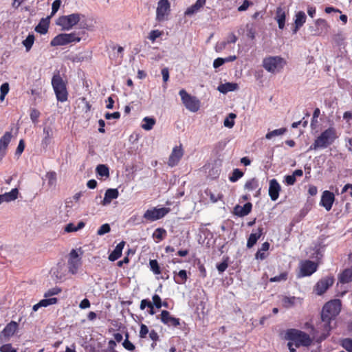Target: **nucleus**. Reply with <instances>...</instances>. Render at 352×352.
<instances>
[{
    "mask_svg": "<svg viewBox=\"0 0 352 352\" xmlns=\"http://www.w3.org/2000/svg\"><path fill=\"white\" fill-rule=\"evenodd\" d=\"M49 19L50 16L46 19H42L39 23L36 26L35 31L41 34H46L49 27Z\"/></svg>",
    "mask_w": 352,
    "mask_h": 352,
    "instance_id": "c756f323",
    "label": "nucleus"
},
{
    "mask_svg": "<svg viewBox=\"0 0 352 352\" xmlns=\"http://www.w3.org/2000/svg\"><path fill=\"white\" fill-rule=\"evenodd\" d=\"M238 89V85L234 82H226L224 84H221L218 86L217 90L222 93L226 94L229 91H233Z\"/></svg>",
    "mask_w": 352,
    "mask_h": 352,
    "instance_id": "c85d7f7f",
    "label": "nucleus"
},
{
    "mask_svg": "<svg viewBox=\"0 0 352 352\" xmlns=\"http://www.w3.org/2000/svg\"><path fill=\"white\" fill-rule=\"evenodd\" d=\"M45 178L47 180L48 186L54 189L56 185V174L55 172H49L45 175Z\"/></svg>",
    "mask_w": 352,
    "mask_h": 352,
    "instance_id": "f704fd0d",
    "label": "nucleus"
},
{
    "mask_svg": "<svg viewBox=\"0 0 352 352\" xmlns=\"http://www.w3.org/2000/svg\"><path fill=\"white\" fill-rule=\"evenodd\" d=\"M252 205L250 202L245 204L243 206L236 205L234 208V214L238 217H245L252 210Z\"/></svg>",
    "mask_w": 352,
    "mask_h": 352,
    "instance_id": "412c9836",
    "label": "nucleus"
},
{
    "mask_svg": "<svg viewBox=\"0 0 352 352\" xmlns=\"http://www.w3.org/2000/svg\"><path fill=\"white\" fill-rule=\"evenodd\" d=\"M61 292V289L58 287H54L48 289L44 294L46 298L40 300L38 303L34 305L32 307L34 311H36L41 307H47L49 305H54L57 302L58 299L56 298H50V296L57 295Z\"/></svg>",
    "mask_w": 352,
    "mask_h": 352,
    "instance_id": "423d86ee",
    "label": "nucleus"
},
{
    "mask_svg": "<svg viewBox=\"0 0 352 352\" xmlns=\"http://www.w3.org/2000/svg\"><path fill=\"white\" fill-rule=\"evenodd\" d=\"M280 191V186L276 179L270 181L269 195L272 201L278 199L279 192Z\"/></svg>",
    "mask_w": 352,
    "mask_h": 352,
    "instance_id": "aec40b11",
    "label": "nucleus"
},
{
    "mask_svg": "<svg viewBox=\"0 0 352 352\" xmlns=\"http://www.w3.org/2000/svg\"><path fill=\"white\" fill-rule=\"evenodd\" d=\"M306 21V15L305 13L302 11L298 12L296 15L295 20V28L294 30V32L296 33L298 30L302 26V25Z\"/></svg>",
    "mask_w": 352,
    "mask_h": 352,
    "instance_id": "7c9ffc66",
    "label": "nucleus"
},
{
    "mask_svg": "<svg viewBox=\"0 0 352 352\" xmlns=\"http://www.w3.org/2000/svg\"><path fill=\"white\" fill-rule=\"evenodd\" d=\"M40 113L36 109H32L30 113V118L32 122H35L37 121L38 118L39 117Z\"/></svg>",
    "mask_w": 352,
    "mask_h": 352,
    "instance_id": "69168bd1",
    "label": "nucleus"
},
{
    "mask_svg": "<svg viewBox=\"0 0 352 352\" xmlns=\"http://www.w3.org/2000/svg\"><path fill=\"white\" fill-rule=\"evenodd\" d=\"M84 32H74L69 34H60L56 36L50 42L52 46H59L67 45L70 43L80 42Z\"/></svg>",
    "mask_w": 352,
    "mask_h": 352,
    "instance_id": "f03ea898",
    "label": "nucleus"
},
{
    "mask_svg": "<svg viewBox=\"0 0 352 352\" xmlns=\"http://www.w3.org/2000/svg\"><path fill=\"white\" fill-rule=\"evenodd\" d=\"M80 265L81 261L77 251L76 250H72L69 253L68 260L69 272L72 274H75Z\"/></svg>",
    "mask_w": 352,
    "mask_h": 352,
    "instance_id": "f8f14e48",
    "label": "nucleus"
},
{
    "mask_svg": "<svg viewBox=\"0 0 352 352\" xmlns=\"http://www.w3.org/2000/svg\"><path fill=\"white\" fill-rule=\"evenodd\" d=\"M276 19L277 21L278 28L281 30L283 29L285 22V12L280 7H278L276 10Z\"/></svg>",
    "mask_w": 352,
    "mask_h": 352,
    "instance_id": "2f4dec72",
    "label": "nucleus"
},
{
    "mask_svg": "<svg viewBox=\"0 0 352 352\" xmlns=\"http://www.w3.org/2000/svg\"><path fill=\"white\" fill-rule=\"evenodd\" d=\"M143 122L144 123L142 124V127L146 131H149L152 129L155 124V120L150 117H145L143 119Z\"/></svg>",
    "mask_w": 352,
    "mask_h": 352,
    "instance_id": "e433bc0d",
    "label": "nucleus"
},
{
    "mask_svg": "<svg viewBox=\"0 0 352 352\" xmlns=\"http://www.w3.org/2000/svg\"><path fill=\"white\" fill-rule=\"evenodd\" d=\"M243 175V173L240 170L239 168H235L233 170L232 175L230 177V180L232 182H236L239 179L242 177Z\"/></svg>",
    "mask_w": 352,
    "mask_h": 352,
    "instance_id": "37998d69",
    "label": "nucleus"
},
{
    "mask_svg": "<svg viewBox=\"0 0 352 352\" xmlns=\"http://www.w3.org/2000/svg\"><path fill=\"white\" fill-rule=\"evenodd\" d=\"M318 265L309 260H306L300 263V271L298 277L307 276L314 274L317 270Z\"/></svg>",
    "mask_w": 352,
    "mask_h": 352,
    "instance_id": "ddd939ff",
    "label": "nucleus"
},
{
    "mask_svg": "<svg viewBox=\"0 0 352 352\" xmlns=\"http://www.w3.org/2000/svg\"><path fill=\"white\" fill-rule=\"evenodd\" d=\"M170 11V5L168 0H160L156 10V20L164 21Z\"/></svg>",
    "mask_w": 352,
    "mask_h": 352,
    "instance_id": "9d476101",
    "label": "nucleus"
},
{
    "mask_svg": "<svg viewBox=\"0 0 352 352\" xmlns=\"http://www.w3.org/2000/svg\"><path fill=\"white\" fill-rule=\"evenodd\" d=\"M55 128L52 124H45L43 129L41 146L42 149L47 151L48 146L52 142Z\"/></svg>",
    "mask_w": 352,
    "mask_h": 352,
    "instance_id": "1a4fd4ad",
    "label": "nucleus"
},
{
    "mask_svg": "<svg viewBox=\"0 0 352 352\" xmlns=\"http://www.w3.org/2000/svg\"><path fill=\"white\" fill-rule=\"evenodd\" d=\"M339 280L341 283L352 281V267L344 270L340 275Z\"/></svg>",
    "mask_w": 352,
    "mask_h": 352,
    "instance_id": "473e14b6",
    "label": "nucleus"
},
{
    "mask_svg": "<svg viewBox=\"0 0 352 352\" xmlns=\"http://www.w3.org/2000/svg\"><path fill=\"white\" fill-rule=\"evenodd\" d=\"M182 101L186 108L191 112H197L200 108V102L195 97L188 94L186 90L182 89L179 92Z\"/></svg>",
    "mask_w": 352,
    "mask_h": 352,
    "instance_id": "0eeeda50",
    "label": "nucleus"
},
{
    "mask_svg": "<svg viewBox=\"0 0 352 352\" xmlns=\"http://www.w3.org/2000/svg\"><path fill=\"white\" fill-rule=\"evenodd\" d=\"M287 273L283 272V273H281L278 276H276L274 277L271 278L270 280V282H280L282 280H285L287 279Z\"/></svg>",
    "mask_w": 352,
    "mask_h": 352,
    "instance_id": "603ef678",
    "label": "nucleus"
},
{
    "mask_svg": "<svg viewBox=\"0 0 352 352\" xmlns=\"http://www.w3.org/2000/svg\"><path fill=\"white\" fill-rule=\"evenodd\" d=\"M183 155L184 151L181 146L174 147L168 159V166L173 167L177 165Z\"/></svg>",
    "mask_w": 352,
    "mask_h": 352,
    "instance_id": "f3484780",
    "label": "nucleus"
},
{
    "mask_svg": "<svg viewBox=\"0 0 352 352\" xmlns=\"http://www.w3.org/2000/svg\"><path fill=\"white\" fill-rule=\"evenodd\" d=\"M247 36L252 40H254L256 37V30L253 24H247Z\"/></svg>",
    "mask_w": 352,
    "mask_h": 352,
    "instance_id": "de8ad7c7",
    "label": "nucleus"
},
{
    "mask_svg": "<svg viewBox=\"0 0 352 352\" xmlns=\"http://www.w3.org/2000/svg\"><path fill=\"white\" fill-rule=\"evenodd\" d=\"M161 321L169 327H177L179 325V319L175 318L170 315L169 311L163 310L161 313Z\"/></svg>",
    "mask_w": 352,
    "mask_h": 352,
    "instance_id": "6ab92c4d",
    "label": "nucleus"
},
{
    "mask_svg": "<svg viewBox=\"0 0 352 352\" xmlns=\"http://www.w3.org/2000/svg\"><path fill=\"white\" fill-rule=\"evenodd\" d=\"M206 3V0H197L195 4L186 9L184 12L186 16H192L197 13Z\"/></svg>",
    "mask_w": 352,
    "mask_h": 352,
    "instance_id": "5701e85b",
    "label": "nucleus"
},
{
    "mask_svg": "<svg viewBox=\"0 0 352 352\" xmlns=\"http://www.w3.org/2000/svg\"><path fill=\"white\" fill-rule=\"evenodd\" d=\"M258 187V181L256 178H252L247 181L244 185L245 190L252 191Z\"/></svg>",
    "mask_w": 352,
    "mask_h": 352,
    "instance_id": "c9c22d12",
    "label": "nucleus"
},
{
    "mask_svg": "<svg viewBox=\"0 0 352 352\" xmlns=\"http://www.w3.org/2000/svg\"><path fill=\"white\" fill-rule=\"evenodd\" d=\"M316 26L319 28V31H321V34L327 32L329 28L327 21L322 19H318L316 21Z\"/></svg>",
    "mask_w": 352,
    "mask_h": 352,
    "instance_id": "a19ab883",
    "label": "nucleus"
},
{
    "mask_svg": "<svg viewBox=\"0 0 352 352\" xmlns=\"http://www.w3.org/2000/svg\"><path fill=\"white\" fill-rule=\"evenodd\" d=\"M342 346L348 352H352V338H344L341 340Z\"/></svg>",
    "mask_w": 352,
    "mask_h": 352,
    "instance_id": "a18cd8bd",
    "label": "nucleus"
},
{
    "mask_svg": "<svg viewBox=\"0 0 352 352\" xmlns=\"http://www.w3.org/2000/svg\"><path fill=\"white\" fill-rule=\"evenodd\" d=\"M17 328V322L14 321H11L6 326V327L3 329L1 333L5 337H10L14 335Z\"/></svg>",
    "mask_w": 352,
    "mask_h": 352,
    "instance_id": "bb28decb",
    "label": "nucleus"
},
{
    "mask_svg": "<svg viewBox=\"0 0 352 352\" xmlns=\"http://www.w3.org/2000/svg\"><path fill=\"white\" fill-rule=\"evenodd\" d=\"M81 16L79 13H74L60 16L58 19L57 25L62 27V29L64 30H69L80 21Z\"/></svg>",
    "mask_w": 352,
    "mask_h": 352,
    "instance_id": "6e6552de",
    "label": "nucleus"
},
{
    "mask_svg": "<svg viewBox=\"0 0 352 352\" xmlns=\"http://www.w3.org/2000/svg\"><path fill=\"white\" fill-rule=\"evenodd\" d=\"M52 85L57 100L61 102H65L68 96L66 85L58 74L53 76Z\"/></svg>",
    "mask_w": 352,
    "mask_h": 352,
    "instance_id": "20e7f679",
    "label": "nucleus"
},
{
    "mask_svg": "<svg viewBox=\"0 0 352 352\" xmlns=\"http://www.w3.org/2000/svg\"><path fill=\"white\" fill-rule=\"evenodd\" d=\"M119 195L118 189L109 188L106 190L104 199L102 201L103 206H106L111 202L114 199H117Z\"/></svg>",
    "mask_w": 352,
    "mask_h": 352,
    "instance_id": "4be33fe9",
    "label": "nucleus"
},
{
    "mask_svg": "<svg viewBox=\"0 0 352 352\" xmlns=\"http://www.w3.org/2000/svg\"><path fill=\"white\" fill-rule=\"evenodd\" d=\"M34 42V34H29L27 38L23 41V45L25 46L26 52H29L32 48Z\"/></svg>",
    "mask_w": 352,
    "mask_h": 352,
    "instance_id": "ea45409f",
    "label": "nucleus"
},
{
    "mask_svg": "<svg viewBox=\"0 0 352 352\" xmlns=\"http://www.w3.org/2000/svg\"><path fill=\"white\" fill-rule=\"evenodd\" d=\"M337 138L336 129L329 127L324 130L310 146L309 151L317 150L318 148H326L330 146Z\"/></svg>",
    "mask_w": 352,
    "mask_h": 352,
    "instance_id": "f257e3e1",
    "label": "nucleus"
},
{
    "mask_svg": "<svg viewBox=\"0 0 352 352\" xmlns=\"http://www.w3.org/2000/svg\"><path fill=\"white\" fill-rule=\"evenodd\" d=\"M19 190L16 188H13L10 192L0 195V204L3 202H10L17 199Z\"/></svg>",
    "mask_w": 352,
    "mask_h": 352,
    "instance_id": "b1692460",
    "label": "nucleus"
},
{
    "mask_svg": "<svg viewBox=\"0 0 352 352\" xmlns=\"http://www.w3.org/2000/svg\"><path fill=\"white\" fill-rule=\"evenodd\" d=\"M334 200V194L329 190H325L322 192L320 204L327 211H329L332 208Z\"/></svg>",
    "mask_w": 352,
    "mask_h": 352,
    "instance_id": "a211bd4d",
    "label": "nucleus"
},
{
    "mask_svg": "<svg viewBox=\"0 0 352 352\" xmlns=\"http://www.w3.org/2000/svg\"><path fill=\"white\" fill-rule=\"evenodd\" d=\"M61 4L60 0H55L52 5V12H51V16L54 15L58 9L60 8Z\"/></svg>",
    "mask_w": 352,
    "mask_h": 352,
    "instance_id": "864d4df0",
    "label": "nucleus"
},
{
    "mask_svg": "<svg viewBox=\"0 0 352 352\" xmlns=\"http://www.w3.org/2000/svg\"><path fill=\"white\" fill-rule=\"evenodd\" d=\"M152 299H153V305L157 309H160L162 307V302L161 300V298L160 297L159 295H157V294L153 295Z\"/></svg>",
    "mask_w": 352,
    "mask_h": 352,
    "instance_id": "5fc2aeb1",
    "label": "nucleus"
},
{
    "mask_svg": "<svg viewBox=\"0 0 352 352\" xmlns=\"http://www.w3.org/2000/svg\"><path fill=\"white\" fill-rule=\"evenodd\" d=\"M166 234V230L163 228H157L156 229L154 236L160 240H162L164 238V235Z\"/></svg>",
    "mask_w": 352,
    "mask_h": 352,
    "instance_id": "4d7b16f0",
    "label": "nucleus"
},
{
    "mask_svg": "<svg viewBox=\"0 0 352 352\" xmlns=\"http://www.w3.org/2000/svg\"><path fill=\"white\" fill-rule=\"evenodd\" d=\"M285 65V60L280 56H268L263 60V67L270 73L280 72Z\"/></svg>",
    "mask_w": 352,
    "mask_h": 352,
    "instance_id": "39448f33",
    "label": "nucleus"
},
{
    "mask_svg": "<svg viewBox=\"0 0 352 352\" xmlns=\"http://www.w3.org/2000/svg\"><path fill=\"white\" fill-rule=\"evenodd\" d=\"M25 148V143L23 140H21L19 141V145L16 148V155H21Z\"/></svg>",
    "mask_w": 352,
    "mask_h": 352,
    "instance_id": "0e129e2a",
    "label": "nucleus"
},
{
    "mask_svg": "<svg viewBox=\"0 0 352 352\" xmlns=\"http://www.w3.org/2000/svg\"><path fill=\"white\" fill-rule=\"evenodd\" d=\"M333 277L328 276L320 280L315 286V291L318 295L323 294L333 283Z\"/></svg>",
    "mask_w": 352,
    "mask_h": 352,
    "instance_id": "4468645a",
    "label": "nucleus"
},
{
    "mask_svg": "<svg viewBox=\"0 0 352 352\" xmlns=\"http://www.w3.org/2000/svg\"><path fill=\"white\" fill-rule=\"evenodd\" d=\"M161 32L157 30H152L149 33L148 38L153 42L156 40L157 38H159L161 36Z\"/></svg>",
    "mask_w": 352,
    "mask_h": 352,
    "instance_id": "6e6d98bb",
    "label": "nucleus"
},
{
    "mask_svg": "<svg viewBox=\"0 0 352 352\" xmlns=\"http://www.w3.org/2000/svg\"><path fill=\"white\" fill-rule=\"evenodd\" d=\"M324 309V313L329 312L331 316H334L336 317L341 309V303L340 300H334L327 302L323 308Z\"/></svg>",
    "mask_w": 352,
    "mask_h": 352,
    "instance_id": "dca6fc26",
    "label": "nucleus"
},
{
    "mask_svg": "<svg viewBox=\"0 0 352 352\" xmlns=\"http://www.w3.org/2000/svg\"><path fill=\"white\" fill-rule=\"evenodd\" d=\"M252 4V2H250V1L248 0H245L242 5H241L239 8H238V11L239 12H243V11H245L246 10L248 7L250 6V5Z\"/></svg>",
    "mask_w": 352,
    "mask_h": 352,
    "instance_id": "e2e57ef3",
    "label": "nucleus"
},
{
    "mask_svg": "<svg viewBox=\"0 0 352 352\" xmlns=\"http://www.w3.org/2000/svg\"><path fill=\"white\" fill-rule=\"evenodd\" d=\"M295 300H296V298L294 296H293V297L285 296V297H283V298L282 300V302L285 307L289 308L294 305Z\"/></svg>",
    "mask_w": 352,
    "mask_h": 352,
    "instance_id": "c03bdc74",
    "label": "nucleus"
},
{
    "mask_svg": "<svg viewBox=\"0 0 352 352\" xmlns=\"http://www.w3.org/2000/svg\"><path fill=\"white\" fill-rule=\"evenodd\" d=\"M178 276L179 277L182 279V282H180V281H178L177 280H175V282L177 283H179V284H181L183 282L186 281V279H187V274H186V271L184 270H180L179 272H178Z\"/></svg>",
    "mask_w": 352,
    "mask_h": 352,
    "instance_id": "052dcab7",
    "label": "nucleus"
},
{
    "mask_svg": "<svg viewBox=\"0 0 352 352\" xmlns=\"http://www.w3.org/2000/svg\"><path fill=\"white\" fill-rule=\"evenodd\" d=\"M236 114L233 113H230L228 116V117H227L225 120H224V122H223V124L226 127H228V128H232L233 126L234 125V118H236Z\"/></svg>",
    "mask_w": 352,
    "mask_h": 352,
    "instance_id": "79ce46f5",
    "label": "nucleus"
},
{
    "mask_svg": "<svg viewBox=\"0 0 352 352\" xmlns=\"http://www.w3.org/2000/svg\"><path fill=\"white\" fill-rule=\"evenodd\" d=\"M288 340L294 342L296 347L300 346H308L311 345L312 340L309 336L301 331L296 329H289L287 332Z\"/></svg>",
    "mask_w": 352,
    "mask_h": 352,
    "instance_id": "7ed1b4c3",
    "label": "nucleus"
},
{
    "mask_svg": "<svg viewBox=\"0 0 352 352\" xmlns=\"http://www.w3.org/2000/svg\"><path fill=\"white\" fill-rule=\"evenodd\" d=\"M262 234V228H258L257 232L250 234L247 241V247L248 248H252L256 243L257 241L259 239Z\"/></svg>",
    "mask_w": 352,
    "mask_h": 352,
    "instance_id": "cd10ccee",
    "label": "nucleus"
},
{
    "mask_svg": "<svg viewBox=\"0 0 352 352\" xmlns=\"http://www.w3.org/2000/svg\"><path fill=\"white\" fill-rule=\"evenodd\" d=\"M12 138L10 132H6L5 134L0 138V149L6 151L8 144L10 143Z\"/></svg>",
    "mask_w": 352,
    "mask_h": 352,
    "instance_id": "72a5a7b5",
    "label": "nucleus"
},
{
    "mask_svg": "<svg viewBox=\"0 0 352 352\" xmlns=\"http://www.w3.org/2000/svg\"><path fill=\"white\" fill-rule=\"evenodd\" d=\"M12 346L10 344H6L0 347L1 352H10L12 349Z\"/></svg>",
    "mask_w": 352,
    "mask_h": 352,
    "instance_id": "774afa93",
    "label": "nucleus"
},
{
    "mask_svg": "<svg viewBox=\"0 0 352 352\" xmlns=\"http://www.w3.org/2000/svg\"><path fill=\"white\" fill-rule=\"evenodd\" d=\"M286 131L287 129L285 128H280L278 129L273 130L272 131L268 132L265 135V138L270 140L272 139L273 137L282 135L286 132Z\"/></svg>",
    "mask_w": 352,
    "mask_h": 352,
    "instance_id": "58836bf2",
    "label": "nucleus"
},
{
    "mask_svg": "<svg viewBox=\"0 0 352 352\" xmlns=\"http://www.w3.org/2000/svg\"><path fill=\"white\" fill-rule=\"evenodd\" d=\"M149 265L155 274H160L161 273L160 267L157 260H150Z\"/></svg>",
    "mask_w": 352,
    "mask_h": 352,
    "instance_id": "09e8293b",
    "label": "nucleus"
},
{
    "mask_svg": "<svg viewBox=\"0 0 352 352\" xmlns=\"http://www.w3.org/2000/svg\"><path fill=\"white\" fill-rule=\"evenodd\" d=\"M224 63L225 62L223 58H217L213 62V67L214 68H218L220 66L223 65Z\"/></svg>",
    "mask_w": 352,
    "mask_h": 352,
    "instance_id": "338daca9",
    "label": "nucleus"
},
{
    "mask_svg": "<svg viewBox=\"0 0 352 352\" xmlns=\"http://www.w3.org/2000/svg\"><path fill=\"white\" fill-rule=\"evenodd\" d=\"M9 84L8 82H4L1 85L0 87V100L3 101L5 98V96L9 91Z\"/></svg>",
    "mask_w": 352,
    "mask_h": 352,
    "instance_id": "49530a36",
    "label": "nucleus"
},
{
    "mask_svg": "<svg viewBox=\"0 0 352 352\" xmlns=\"http://www.w3.org/2000/svg\"><path fill=\"white\" fill-rule=\"evenodd\" d=\"M285 181L287 185L292 186L296 182V177L293 175H286L285 177Z\"/></svg>",
    "mask_w": 352,
    "mask_h": 352,
    "instance_id": "680f3d73",
    "label": "nucleus"
},
{
    "mask_svg": "<svg viewBox=\"0 0 352 352\" xmlns=\"http://www.w3.org/2000/svg\"><path fill=\"white\" fill-rule=\"evenodd\" d=\"M129 335L126 334V339L122 343L123 346L129 351H133L135 349L134 344L129 340Z\"/></svg>",
    "mask_w": 352,
    "mask_h": 352,
    "instance_id": "3c124183",
    "label": "nucleus"
},
{
    "mask_svg": "<svg viewBox=\"0 0 352 352\" xmlns=\"http://www.w3.org/2000/svg\"><path fill=\"white\" fill-rule=\"evenodd\" d=\"M169 211L168 208H161L147 210L143 217L146 220L154 221L164 217Z\"/></svg>",
    "mask_w": 352,
    "mask_h": 352,
    "instance_id": "9b49d317",
    "label": "nucleus"
},
{
    "mask_svg": "<svg viewBox=\"0 0 352 352\" xmlns=\"http://www.w3.org/2000/svg\"><path fill=\"white\" fill-rule=\"evenodd\" d=\"M67 273V267L63 263H58L56 266L52 268V276L57 280H62L65 278Z\"/></svg>",
    "mask_w": 352,
    "mask_h": 352,
    "instance_id": "2eb2a0df",
    "label": "nucleus"
},
{
    "mask_svg": "<svg viewBox=\"0 0 352 352\" xmlns=\"http://www.w3.org/2000/svg\"><path fill=\"white\" fill-rule=\"evenodd\" d=\"M111 231V227L109 224L104 223L102 225L100 228L97 231V234L99 236L104 235L107 233H109Z\"/></svg>",
    "mask_w": 352,
    "mask_h": 352,
    "instance_id": "8fccbe9b",
    "label": "nucleus"
},
{
    "mask_svg": "<svg viewBox=\"0 0 352 352\" xmlns=\"http://www.w3.org/2000/svg\"><path fill=\"white\" fill-rule=\"evenodd\" d=\"M336 317L334 316H331V314H329V312L324 313V309H322V313H321V320L323 323L322 327L325 331L329 332L331 330V321L332 320H334Z\"/></svg>",
    "mask_w": 352,
    "mask_h": 352,
    "instance_id": "393cba45",
    "label": "nucleus"
},
{
    "mask_svg": "<svg viewBox=\"0 0 352 352\" xmlns=\"http://www.w3.org/2000/svg\"><path fill=\"white\" fill-rule=\"evenodd\" d=\"M104 118L107 120L119 119L120 118V113L118 111L114 113H106L104 115Z\"/></svg>",
    "mask_w": 352,
    "mask_h": 352,
    "instance_id": "13d9d810",
    "label": "nucleus"
},
{
    "mask_svg": "<svg viewBox=\"0 0 352 352\" xmlns=\"http://www.w3.org/2000/svg\"><path fill=\"white\" fill-rule=\"evenodd\" d=\"M96 173L100 177H108L109 176V170L107 166L104 164H99L96 167Z\"/></svg>",
    "mask_w": 352,
    "mask_h": 352,
    "instance_id": "4c0bfd02",
    "label": "nucleus"
},
{
    "mask_svg": "<svg viewBox=\"0 0 352 352\" xmlns=\"http://www.w3.org/2000/svg\"><path fill=\"white\" fill-rule=\"evenodd\" d=\"M125 245V242L122 241L119 243L113 250V251L109 254V260L110 261H115L122 256V250Z\"/></svg>",
    "mask_w": 352,
    "mask_h": 352,
    "instance_id": "a878e982",
    "label": "nucleus"
},
{
    "mask_svg": "<svg viewBox=\"0 0 352 352\" xmlns=\"http://www.w3.org/2000/svg\"><path fill=\"white\" fill-rule=\"evenodd\" d=\"M148 333V329L146 324H142L140 330V337L142 338H146Z\"/></svg>",
    "mask_w": 352,
    "mask_h": 352,
    "instance_id": "bf43d9fd",
    "label": "nucleus"
}]
</instances>
